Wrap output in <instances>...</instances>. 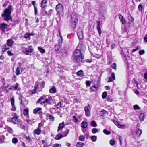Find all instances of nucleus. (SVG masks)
<instances>
[{"label":"nucleus","mask_w":147,"mask_h":147,"mask_svg":"<svg viewBox=\"0 0 147 147\" xmlns=\"http://www.w3.org/2000/svg\"><path fill=\"white\" fill-rule=\"evenodd\" d=\"M79 50L76 49L74 53L73 56V59L75 62H82V60L84 58V55Z\"/></svg>","instance_id":"1"},{"label":"nucleus","mask_w":147,"mask_h":147,"mask_svg":"<svg viewBox=\"0 0 147 147\" xmlns=\"http://www.w3.org/2000/svg\"><path fill=\"white\" fill-rule=\"evenodd\" d=\"M11 5H9V9H5L4 11V13L2 15V16L4 18V19L6 21L9 20L11 18L10 14L11 12Z\"/></svg>","instance_id":"2"},{"label":"nucleus","mask_w":147,"mask_h":147,"mask_svg":"<svg viewBox=\"0 0 147 147\" xmlns=\"http://www.w3.org/2000/svg\"><path fill=\"white\" fill-rule=\"evenodd\" d=\"M71 26L73 28H75L78 20V16L75 13H73L71 15Z\"/></svg>","instance_id":"3"},{"label":"nucleus","mask_w":147,"mask_h":147,"mask_svg":"<svg viewBox=\"0 0 147 147\" xmlns=\"http://www.w3.org/2000/svg\"><path fill=\"white\" fill-rule=\"evenodd\" d=\"M23 53L26 55H31L33 50L32 47L31 46H28V48L22 47Z\"/></svg>","instance_id":"4"},{"label":"nucleus","mask_w":147,"mask_h":147,"mask_svg":"<svg viewBox=\"0 0 147 147\" xmlns=\"http://www.w3.org/2000/svg\"><path fill=\"white\" fill-rule=\"evenodd\" d=\"M57 13L60 16H62L63 13V8L62 5L61 4H57L56 7Z\"/></svg>","instance_id":"5"},{"label":"nucleus","mask_w":147,"mask_h":147,"mask_svg":"<svg viewBox=\"0 0 147 147\" xmlns=\"http://www.w3.org/2000/svg\"><path fill=\"white\" fill-rule=\"evenodd\" d=\"M77 34L80 39H82L83 37V30L81 28H79L77 30Z\"/></svg>","instance_id":"6"},{"label":"nucleus","mask_w":147,"mask_h":147,"mask_svg":"<svg viewBox=\"0 0 147 147\" xmlns=\"http://www.w3.org/2000/svg\"><path fill=\"white\" fill-rule=\"evenodd\" d=\"M53 100L52 97L47 96H46V98H45L44 100L41 102L40 103L42 104L46 103H48L49 104H50L51 102Z\"/></svg>","instance_id":"7"},{"label":"nucleus","mask_w":147,"mask_h":147,"mask_svg":"<svg viewBox=\"0 0 147 147\" xmlns=\"http://www.w3.org/2000/svg\"><path fill=\"white\" fill-rule=\"evenodd\" d=\"M7 24L4 23H1L0 24V29L2 32H4L7 27Z\"/></svg>","instance_id":"8"},{"label":"nucleus","mask_w":147,"mask_h":147,"mask_svg":"<svg viewBox=\"0 0 147 147\" xmlns=\"http://www.w3.org/2000/svg\"><path fill=\"white\" fill-rule=\"evenodd\" d=\"M7 121H11L14 124H16L18 121V119L17 116H15L13 118L7 119Z\"/></svg>","instance_id":"9"},{"label":"nucleus","mask_w":147,"mask_h":147,"mask_svg":"<svg viewBox=\"0 0 147 147\" xmlns=\"http://www.w3.org/2000/svg\"><path fill=\"white\" fill-rule=\"evenodd\" d=\"M115 73L113 72L111 74V76L106 79V80L107 82H111L113 80H115Z\"/></svg>","instance_id":"10"},{"label":"nucleus","mask_w":147,"mask_h":147,"mask_svg":"<svg viewBox=\"0 0 147 147\" xmlns=\"http://www.w3.org/2000/svg\"><path fill=\"white\" fill-rule=\"evenodd\" d=\"M18 85L19 84L18 83H16L14 86H11L9 89L12 90H19L20 89L18 87Z\"/></svg>","instance_id":"11"},{"label":"nucleus","mask_w":147,"mask_h":147,"mask_svg":"<svg viewBox=\"0 0 147 147\" xmlns=\"http://www.w3.org/2000/svg\"><path fill=\"white\" fill-rule=\"evenodd\" d=\"M97 28L98 31V32L100 35L101 34V30L100 28V21H97Z\"/></svg>","instance_id":"12"},{"label":"nucleus","mask_w":147,"mask_h":147,"mask_svg":"<svg viewBox=\"0 0 147 147\" xmlns=\"http://www.w3.org/2000/svg\"><path fill=\"white\" fill-rule=\"evenodd\" d=\"M113 121L114 122L115 124L119 128L123 129L125 126V125L120 124L118 122L115 121V120H113Z\"/></svg>","instance_id":"13"},{"label":"nucleus","mask_w":147,"mask_h":147,"mask_svg":"<svg viewBox=\"0 0 147 147\" xmlns=\"http://www.w3.org/2000/svg\"><path fill=\"white\" fill-rule=\"evenodd\" d=\"M84 109L85 112V115L87 116H88L90 114V111L88 107L86 106L85 107Z\"/></svg>","instance_id":"14"},{"label":"nucleus","mask_w":147,"mask_h":147,"mask_svg":"<svg viewBox=\"0 0 147 147\" xmlns=\"http://www.w3.org/2000/svg\"><path fill=\"white\" fill-rule=\"evenodd\" d=\"M59 35L58 36V43L59 44L62 43V38L61 35V33L59 31Z\"/></svg>","instance_id":"15"},{"label":"nucleus","mask_w":147,"mask_h":147,"mask_svg":"<svg viewBox=\"0 0 147 147\" xmlns=\"http://www.w3.org/2000/svg\"><path fill=\"white\" fill-rule=\"evenodd\" d=\"M78 47L80 49L79 50L80 51V50L84 49H85V46L82 43L80 42L78 45Z\"/></svg>","instance_id":"16"},{"label":"nucleus","mask_w":147,"mask_h":147,"mask_svg":"<svg viewBox=\"0 0 147 147\" xmlns=\"http://www.w3.org/2000/svg\"><path fill=\"white\" fill-rule=\"evenodd\" d=\"M4 129H5L6 131H8L11 134H12L13 132V131L12 128L7 126H5Z\"/></svg>","instance_id":"17"},{"label":"nucleus","mask_w":147,"mask_h":147,"mask_svg":"<svg viewBox=\"0 0 147 147\" xmlns=\"http://www.w3.org/2000/svg\"><path fill=\"white\" fill-rule=\"evenodd\" d=\"M119 19H120V22L122 23V24H123L125 22V20L124 18L123 17L121 14L119 15Z\"/></svg>","instance_id":"18"},{"label":"nucleus","mask_w":147,"mask_h":147,"mask_svg":"<svg viewBox=\"0 0 147 147\" xmlns=\"http://www.w3.org/2000/svg\"><path fill=\"white\" fill-rule=\"evenodd\" d=\"M55 50L57 53H60V51L61 49L59 45H56L55 46Z\"/></svg>","instance_id":"19"},{"label":"nucleus","mask_w":147,"mask_h":147,"mask_svg":"<svg viewBox=\"0 0 147 147\" xmlns=\"http://www.w3.org/2000/svg\"><path fill=\"white\" fill-rule=\"evenodd\" d=\"M14 43V41L11 39H8L7 41V44L8 46L12 45Z\"/></svg>","instance_id":"20"},{"label":"nucleus","mask_w":147,"mask_h":147,"mask_svg":"<svg viewBox=\"0 0 147 147\" xmlns=\"http://www.w3.org/2000/svg\"><path fill=\"white\" fill-rule=\"evenodd\" d=\"M65 124L64 122L63 121L61 123H60L58 128L57 131L59 132V130L61 129L62 128H63Z\"/></svg>","instance_id":"21"},{"label":"nucleus","mask_w":147,"mask_h":147,"mask_svg":"<svg viewBox=\"0 0 147 147\" xmlns=\"http://www.w3.org/2000/svg\"><path fill=\"white\" fill-rule=\"evenodd\" d=\"M22 69L21 68L17 67L16 69V74L17 75H18L21 73Z\"/></svg>","instance_id":"22"},{"label":"nucleus","mask_w":147,"mask_h":147,"mask_svg":"<svg viewBox=\"0 0 147 147\" xmlns=\"http://www.w3.org/2000/svg\"><path fill=\"white\" fill-rule=\"evenodd\" d=\"M81 127L82 128H86L88 126L87 123L86 122L84 121L82 122L81 124Z\"/></svg>","instance_id":"23"},{"label":"nucleus","mask_w":147,"mask_h":147,"mask_svg":"<svg viewBox=\"0 0 147 147\" xmlns=\"http://www.w3.org/2000/svg\"><path fill=\"white\" fill-rule=\"evenodd\" d=\"M47 1L46 0H43L41 2V7H42L44 8L46 6Z\"/></svg>","instance_id":"24"},{"label":"nucleus","mask_w":147,"mask_h":147,"mask_svg":"<svg viewBox=\"0 0 147 147\" xmlns=\"http://www.w3.org/2000/svg\"><path fill=\"white\" fill-rule=\"evenodd\" d=\"M107 113V111L106 110H103L100 112V116H105Z\"/></svg>","instance_id":"25"},{"label":"nucleus","mask_w":147,"mask_h":147,"mask_svg":"<svg viewBox=\"0 0 147 147\" xmlns=\"http://www.w3.org/2000/svg\"><path fill=\"white\" fill-rule=\"evenodd\" d=\"M41 131L39 128L34 130V132L37 135H39L41 132Z\"/></svg>","instance_id":"26"},{"label":"nucleus","mask_w":147,"mask_h":147,"mask_svg":"<svg viewBox=\"0 0 147 147\" xmlns=\"http://www.w3.org/2000/svg\"><path fill=\"white\" fill-rule=\"evenodd\" d=\"M144 114L141 113L140 115L139 119L141 121H143L144 120Z\"/></svg>","instance_id":"27"},{"label":"nucleus","mask_w":147,"mask_h":147,"mask_svg":"<svg viewBox=\"0 0 147 147\" xmlns=\"http://www.w3.org/2000/svg\"><path fill=\"white\" fill-rule=\"evenodd\" d=\"M63 136L61 134H59L58 135H57L55 138V139L57 140H58L60 139H61L62 137Z\"/></svg>","instance_id":"28"},{"label":"nucleus","mask_w":147,"mask_h":147,"mask_svg":"<svg viewBox=\"0 0 147 147\" xmlns=\"http://www.w3.org/2000/svg\"><path fill=\"white\" fill-rule=\"evenodd\" d=\"M46 96H47V95H43L41 96L40 98H39L38 100L37 101V103H39L42 100L45 99L46 98Z\"/></svg>","instance_id":"29"},{"label":"nucleus","mask_w":147,"mask_h":147,"mask_svg":"<svg viewBox=\"0 0 147 147\" xmlns=\"http://www.w3.org/2000/svg\"><path fill=\"white\" fill-rule=\"evenodd\" d=\"M42 109L40 107L36 108L33 110V113H36L40 111Z\"/></svg>","instance_id":"30"},{"label":"nucleus","mask_w":147,"mask_h":147,"mask_svg":"<svg viewBox=\"0 0 147 147\" xmlns=\"http://www.w3.org/2000/svg\"><path fill=\"white\" fill-rule=\"evenodd\" d=\"M90 125L92 126L93 127H96L97 126V125L96 122L94 120H92L91 121Z\"/></svg>","instance_id":"31"},{"label":"nucleus","mask_w":147,"mask_h":147,"mask_svg":"<svg viewBox=\"0 0 147 147\" xmlns=\"http://www.w3.org/2000/svg\"><path fill=\"white\" fill-rule=\"evenodd\" d=\"M49 91L50 93H54L56 92V89L55 88L53 87L49 90Z\"/></svg>","instance_id":"32"},{"label":"nucleus","mask_w":147,"mask_h":147,"mask_svg":"<svg viewBox=\"0 0 147 147\" xmlns=\"http://www.w3.org/2000/svg\"><path fill=\"white\" fill-rule=\"evenodd\" d=\"M90 89L93 92H96L97 90V87L95 86L91 87Z\"/></svg>","instance_id":"33"},{"label":"nucleus","mask_w":147,"mask_h":147,"mask_svg":"<svg viewBox=\"0 0 147 147\" xmlns=\"http://www.w3.org/2000/svg\"><path fill=\"white\" fill-rule=\"evenodd\" d=\"M60 53L62 54V55L64 56L65 55L66 53V50L64 49H61L60 51Z\"/></svg>","instance_id":"34"},{"label":"nucleus","mask_w":147,"mask_h":147,"mask_svg":"<svg viewBox=\"0 0 147 147\" xmlns=\"http://www.w3.org/2000/svg\"><path fill=\"white\" fill-rule=\"evenodd\" d=\"M76 74L80 76H82L84 75V73L82 70H80L78 71L77 72Z\"/></svg>","instance_id":"35"},{"label":"nucleus","mask_w":147,"mask_h":147,"mask_svg":"<svg viewBox=\"0 0 147 147\" xmlns=\"http://www.w3.org/2000/svg\"><path fill=\"white\" fill-rule=\"evenodd\" d=\"M38 49L42 53H44L45 52V50L40 47H38Z\"/></svg>","instance_id":"36"},{"label":"nucleus","mask_w":147,"mask_h":147,"mask_svg":"<svg viewBox=\"0 0 147 147\" xmlns=\"http://www.w3.org/2000/svg\"><path fill=\"white\" fill-rule=\"evenodd\" d=\"M91 138L92 141L94 142L96 140L97 136H91Z\"/></svg>","instance_id":"37"},{"label":"nucleus","mask_w":147,"mask_h":147,"mask_svg":"<svg viewBox=\"0 0 147 147\" xmlns=\"http://www.w3.org/2000/svg\"><path fill=\"white\" fill-rule=\"evenodd\" d=\"M84 144L81 142H78L76 145L77 147H82L84 145Z\"/></svg>","instance_id":"38"},{"label":"nucleus","mask_w":147,"mask_h":147,"mask_svg":"<svg viewBox=\"0 0 147 147\" xmlns=\"http://www.w3.org/2000/svg\"><path fill=\"white\" fill-rule=\"evenodd\" d=\"M135 132L136 134L138 135H140L142 134L141 130L139 129H137Z\"/></svg>","instance_id":"39"},{"label":"nucleus","mask_w":147,"mask_h":147,"mask_svg":"<svg viewBox=\"0 0 147 147\" xmlns=\"http://www.w3.org/2000/svg\"><path fill=\"white\" fill-rule=\"evenodd\" d=\"M10 100L11 105H14V96L11 98Z\"/></svg>","instance_id":"40"},{"label":"nucleus","mask_w":147,"mask_h":147,"mask_svg":"<svg viewBox=\"0 0 147 147\" xmlns=\"http://www.w3.org/2000/svg\"><path fill=\"white\" fill-rule=\"evenodd\" d=\"M134 109L135 110H139L140 108L137 105H135L133 106Z\"/></svg>","instance_id":"41"},{"label":"nucleus","mask_w":147,"mask_h":147,"mask_svg":"<svg viewBox=\"0 0 147 147\" xmlns=\"http://www.w3.org/2000/svg\"><path fill=\"white\" fill-rule=\"evenodd\" d=\"M103 132L104 134L106 135H109L110 134L111 132L110 131H108L107 129H105L103 130Z\"/></svg>","instance_id":"42"},{"label":"nucleus","mask_w":147,"mask_h":147,"mask_svg":"<svg viewBox=\"0 0 147 147\" xmlns=\"http://www.w3.org/2000/svg\"><path fill=\"white\" fill-rule=\"evenodd\" d=\"M92 132L93 133L95 134L97 132H98L99 131L96 128H94L92 129Z\"/></svg>","instance_id":"43"},{"label":"nucleus","mask_w":147,"mask_h":147,"mask_svg":"<svg viewBox=\"0 0 147 147\" xmlns=\"http://www.w3.org/2000/svg\"><path fill=\"white\" fill-rule=\"evenodd\" d=\"M85 139V137L83 135H80L79 136V140L81 141H83Z\"/></svg>","instance_id":"44"},{"label":"nucleus","mask_w":147,"mask_h":147,"mask_svg":"<svg viewBox=\"0 0 147 147\" xmlns=\"http://www.w3.org/2000/svg\"><path fill=\"white\" fill-rule=\"evenodd\" d=\"M18 142V140L16 138H13L12 139V142L13 143H16Z\"/></svg>","instance_id":"45"},{"label":"nucleus","mask_w":147,"mask_h":147,"mask_svg":"<svg viewBox=\"0 0 147 147\" xmlns=\"http://www.w3.org/2000/svg\"><path fill=\"white\" fill-rule=\"evenodd\" d=\"M107 95V94L106 92H103L102 95V97L103 99L105 98Z\"/></svg>","instance_id":"46"},{"label":"nucleus","mask_w":147,"mask_h":147,"mask_svg":"<svg viewBox=\"0 0 147 147\" xmlns=\"http://www.w3.org/2000/svg\"><path fill=\"white\" fill-rule=\"evenodd\" d=\"M5 139L4 136H0V143L2 142Z\"/></svg>","instance_id":"47"},{"label":"nucleus","mask_w":147,"mask_h":147,"mask_svg":"<svg viewBox=\"0 0 147 147\" xmlns=\"http://www.w3.org/2000/svg\"><path fill=\"white\" fill-rule=\"evenodd\" d=\"M61 145L60 144H54L53 146V147H61Z\"/></svg>","instance_id":"48"},{"label":"nucleus","mask_w":147,"mask_h":147,"mask_svg":"<svg viewBox=\"0 0 147 147\" xmlns=\"http://www.w3.org/2000/svg\"><path fill=\"white\" fill-rule=\"evenodd\" d=\"M28 113V111L27 109H25L24 110L23 114L24 115H26Z\"/></svg>","instance_id":"49"},{"label":"nucleus","mask_w":147,"mask_h":147,"mask_svg":"<svg viewBox=\"0 0 147 147\" xmlns=\"http://www.w3.org/2000/svg\"><path fill=\"white\" fill-rule=\"evenodd\" d=\"M29 34L28 33H26L24 35V37L25 38H28L30 37Z\"/></svg>","instance_id":"50"},{"label":"nucleus","mask_w":147,"mask_h":147,"mask_svg":"<svg viewBox=\"0 0 147 147\" xmlns=\"http://www.w3.org/2000/svg\"><path fill=\"white\" fill-rule=\"evenodd\" d=\"M111 67L113 69H116V65L115 63H113L111 65Z\"/></svg>","instance_id":"51"},{"label":"nucleus","mask_w":147,"mask_h":147,"mask_svg":"<svg viewBox=\"0 0 147 147\" xmlns=\"http://www.w3.org/2000/svg\"><path fill=\"white\" fill-rule=\"evenodd\" d=\"M110 143L111 145L113 146L115 144V141L114 140H111L110 141Z\"/></svg>","instance_id":"52"},{"label":"nucleus","mask_w":147,"mask_h":147,"mask_svg":"<svg viewBox=\"0 0 147 147\" xmlns=\"http://www.w3.org/2000/svg\"><path fill=\"white\" fill-rule=\"evenodd\" d=\"M37 89V88L36 89H34L33 90H32L30 91V93L31 94H35L36 92V90Z\"/></svg>","instance_id":"53"},{"label":"nucleus","mask_w":147,"mask_h":147,"mask_svg":"<svg viewBox=\"0 0 147 147\" xmlns=\"http://www.w3.org/2000/svg\"><path fill=\"white\" fill-rule=\"evenodd\" d=\"M6 47V45L5 44H4V45H3L2 46V51L3 52L6 51V49H5L4 48V47Z\"/></svg>","instance_id":"54"},{"label":"nucleus","mask_w":147,"mask_h":147,"mask_svg":"<svg viewBox=\"0 0 147 147\" xmlns=\"http://www.w3.org/2000/svg\"><path fill=\"white\" fill-rule=\"evenodd\" d=\"M61 103L60 102H59L55 106L58 109L61 107Z\"/></svg>","instance_id":"55"},{"label":"nucleus","mask_w":147,"mask_h":147,"mask_svg":"<svg viewBox=\"0 0 147 147\" xmlns=\"http://www.w3.org/2000/svg\"><path fill=\"white\" fill-rule=\"evenodd\" d=\"M7 53L8 55L10 56H12L13 55V53H11L10 51H7Z\"/></svg>","instance_id":"56"},{"label":"nucleus","mask_w":147,"mask_h":147,"mask_svg":"<svg viewBox=\"0 0 147 147\" xmlns=\"http://www.w3.org/2000/svg\"><path fill=\"white\" fill-rule=\"evenodd\" d=\"M73 121L75 122H76L78 121V119L76 118V117L75 116H73Z\"/></svg>","instance_id":"57"},{"label":"nucleus","mask_w":147,"mask_h":147,"mask_svg":"<svg viewBox=\"0 0 147 147\" xmlns=\"http://www.w3.org/2000/svg\"><path fill=\"white\" fill-rule=\"evenodd\" d=\"M86 86H90V85L91 82L89 81H87L86 82Z\"/></svg>","instance_id":"58"},{"label":"nucleus","mask_w":147,"mask_h":147,"mask_svg":"<svg viewBox=\"0 0 147 147\" xmlns=\"http://www.w3.org/2000/svg\"><path fill=\"white\" fill-rule=\"evenodd\" d=\"M12 108L11 109V110L15 111L16 109V108L15 107L14 105H11Z\"/></svg>","instance_id":"59"},{"label":"nucleus","mask_w":147,"mask_h":147,"mask_svg":"<svg viewBox=\"0 0 147 147\" xmlns=\"http://www.w3.org/2000/svg\"><path fill=\"white\" fill-rule=\"evenodd\" d=\"M144 52H144V50H141L139 51V54L140 55H142L144 54Z\"/></svg>","instance_id":"60"},{"label":"nucleus","mask_w":147,"mask_h":147,"mask_svg":"<svg viewBox=\"0 0 147 147\" xmlns=\"http://www.w3.org/2000/svg\"><path fill=\"white\" fill-rule=\"evenodd\" d=\"M138 9L140 11H141L142 10V5L140 4L139 5L138 7Z\"/></svg>","instance_id":"61"},{"label":"nucleus","mask_w":147,"mask_h":147,"mask_svg":"<svg viewBox=\"0 0 147 147\" xmlns=\"http://www.w3.org/2000/svg\"><path fill=\"white\" fill-rule=\"evenodd\" d=\"M43 126V123H40L38 124V127L39 128H41V127Z\"/></svg>","instance_id":"62"},{"label":"nucleus","mask_w":147,"mask_h":147,"mask_svg":"<svg viewBox=\"0 0 147 147\" xmlns=\"http://www.w3.org/2000/svg\"><path fill=\"white\" fill-rule=\"evenodd\" d=\"M19 99L21 101V103L23 104L22 102V97L21 95H20L19 97Z\"/></svg>","instance_id":"63"},{"label":"nucleus","mask_w":147,"mask_h":147,"mask_svg":"<svg viewBox=\"0 0 147 147\" xmlns=\"http://www.w3.org/2000/svg\"><path fill=\"white\" fill-rule=\"evenodd\" d=\"M24 138L26 139L28 141H29L30 140V138L28 136H24Z\"/></svg>","instance_id":"64"}]
</instances>
